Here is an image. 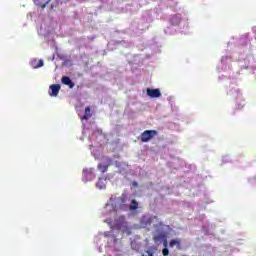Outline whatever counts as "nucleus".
<instances>
[{
	"instance_id": "f257e3e1",
	"label": "nucleus",
	"mask_w": 256,
	"mask_h": 256,
	"mask_svg": "<svg viewBox=\"0 0 256 256\" xmlns=\"http://www.w3.org/2000/svg\"><path fill=\"white\" fill-rule=\"evenodd\" d=\"M157 135V130H146L141 133L140 139L142 143H149V141H151V139H153L154 137H157Z\"/></svg>"
},
{
	"instance_id": "f03ea898",
	"label": "nucleus",
	"mask_w": 256,
	"mask_h": 256,
	"mask_svg": "<svg viewBox=\"0 0 256 256\" xmlns=\"http://www.w3.org/2000/svg\"><path fill=\"white\" fill-rule=\"evenodd\" d=\"M146 93L148 97H151L152 99H157L161 97V90L157 88L156 89L147 88Z\"/></svg>"
},
{
	"instance_id": "7ed1b4c3",
	"label": "nucleus",
	"mask_w": 256,
	"mask_h": 256,
	"mask_svg": "<svg viewBox=\"0 0 256 256\" xmlns=\"http://www.w3.org/2000/svg\"><path fill=\"white\" fill-rule=\"evenodd\" d=\"M50 89H51L50 96L57 97L59 95V91H61V85L53 84L50 86Z\"/></svg>"
},
{
	"instance_id": "20e7f679",
	"label": "nucleus",
	"mask_w": 256,
	"mask_h": 256,
	"mask_svg": "<svg viewBox=\"0 0 256 256\" xmlns=\"http://www.w3.org/2000/svg\"><path fill=\"white\" fill-rule=\"evenodd\" d=\"M61 82L63 83V85H67L70 89H73V87H75V83H73L71 78H69L68 76H63Z\"/></svg>"
},
{
	"instance_id": "39448f33",
	"label": "nucleus",
	"mask_w": 256,
	"mask_h": 256,
	"mask_svg": "<svg viewBox=\"0 0 256 256\" xmlns=\"http://www.w3.org/2000/svg\"><path fill=\"white\" fill-rule=\"evenodd\" d=\"M49 3H51V0H34V4L37 5V7H41V9H45Z\"/></svg>"
},
{
	"instance_id": "423d86ee",
	"label": "nucleus",
	"mask_w": 256,
	"mask_h": 256,
	"mask_svg": "<svg viewBox=\"0 0 256 256\" xmlns=\"http://www.w3.org/2000/svg\"><path fill=\"white\" fill-rule=\"evenodd\" d=\"M108 162H109V164H103V163L98 164L97 167L101 173H107V171L109 169V165H111V159H109Z\"/></svg>"
},
{
	"instance_id": "0eeeda50",
	"label": "nucleus",
	"mask_w": 256,
	"mask_h": 256,
	"mask_svg": "<svg viewBox=\"0 0 256 256\" xmlns=\"http://www.w3.org/2000/svg\"><path fill=\"white\" fill-rule=\"evenodd\" d=\"M169 247H171V248L177 247V249H181V239H179V238L172 239L169 242Z\"/></svg>"
},
{
	"instance_id": "6e6552de",
	"label": "nucleus",
	"mask_w": 256,
	"mask_h": 256,
	"mask_svg": "<svg viewBox=\"0 0 256 256\" xmlns=\"http://www.w3.org/2000/svg\"><path fill=\"white\" fill-rule=\"evenodd\" d=\"M96 187L98 189H106L107 188V180L103 178H99L98 182L96 183Z\"/></svg>"
},
{
	"instance_id": "1a4fd4ad",
	"label": "nucleus",
	"mask_w": 256,
	"mask_h": 256,
	"mask_svg": "<svg viewBox=\"0 0 256 256\" xmlns=\"http://www.w3.org/2000/svg\"><path fill=\"white\" fill-rule=\"evenodd\" d=\"M129 209H130V211H137V209H139V203L137 202V200H135V199L131 200Z\"/></svg>"
},
{
	"instance_id": "9d476101",
	"label": "nucleus",
	"mask_w": 256,
	"mask_h": 256,
	"mask_svg": "<svg viewBox=\"0 0 256 256\" xmlns=\"http://www.w3.org/2000/svg\"><path fill=\"white\" fill-rule=\"evenodd\" d=\"M89 117H91V107L88 106V107L85 108V114L82 117V119L87 121V119H89Z\"/></svg>"
},
{
	"instance_id": "9b49d317",
	"label": "nucleus",
	"mask_w": 256,
	"mask_h": 256,
	"mask_svg": "<svg viewBox=\"0 0 256 256\" xmlns=\"http://www.w3.org/2000/svg\"><path fill=\"white\" fill-rule=\"evenodd\" d=\"M32 65L34 69H39V67H43V60H34V62H32Z\"/></svg>"
},
{
	"instance_id": "f8f14e48",
	"label": "nucleus",
	"mask_w": 256,
	"mask_h": 256,
	"mask_svg": "<svg viewBox=\"0 0 256 256\" xmlns=\"http://www.w3.org/2000/svg\"><path fill=\"white\" fill-rule=\"evenodd\" d=\"M164 249L162 250V255L167 256L169 255V249H167V241L164 242Z\"/></svg>"
},
{
	"instance_id": "ddd939ff",
	"label": "nucleus",
	"mask_w": 256,
	"mask_h": 256,
	"mask_svg": "<svg viewBox=\"0 0 256 256\" xmlns=\"http://www.w3.org/2000/svg\"><path fill=\"white\" fill-rule=\"evenodd\" d=\"M162 237L163 236H161V235L155 236L154 241H161Z\"/></svg>"
},
{
	"instance_id": "4468645a",
	"label": "nucleus",
	"mask_w": 256,
	"mask_h": 256,
	"mask_svg": "<svg viewBox=\"0 0 256 256\" xmlns=\"http://www.w3.org/2000/svg\"><path fill=\"white\" fill-rule=\"evenodd\" d=\"M147 254H148V256H153V252H151V251H148Z\"/></svg>"
}]
</instances>
